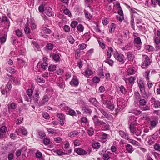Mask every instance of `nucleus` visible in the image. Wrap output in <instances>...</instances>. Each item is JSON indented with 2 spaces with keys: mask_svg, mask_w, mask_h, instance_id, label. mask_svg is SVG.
<instances>
[{
  "mask_svg": "<svg viewBox=\"0 0 160 160\" xmlns=\"http://www.w3.org/2000/svg\"><path fill=\"white\" fill-rule=\"evenodd\" d=\"M130 24L131 25L132 28L133 30H135L134 18H133V15H132L131 16V20L130 22Z\"/></svg>",
  "mask_w": 160,
  "mask_h": 160,
  "instance_id": "c03bdc74",
  "label": "nucleus"
},
{
  "mask_svg": "<svg viewBox=\"0 0 160 160\" xmlns=\"http://www.w3.org/2000/svg\"><path fill=\"white\" fill-rule=\"evenodd\" d=\"M116 28V25L114 23H112L110 26V29L109 30V32L112 33L113 32Z\"/></svg>",
  "mask_w": 160,
  "mask_h": 160,
  "instance_id": "e433bc0d",
  "label": "nucleus"
},
{
  "mask_svg": "<svg viewBox=\"0 0 160 160\" xmlns=\"http://www.w3.org/2000/svg\"><path fill=\"white\" fill-rule=\"evenodd\" d=\"M125 148L127 151L130 153H131L133 151L132 146L130 144H127V145L125 146Z\"/></svg>",
  "mask_w": 160,
  "mask_h": 160,
  "instance_id": "b1692460",
  "label": "nucleus"
},
{
  "mask_svg": "<svg viewBox=\"0 0 160 160\" xmlns=\"http://www.w3.org/2000/svg\"><path fill=\"white\" fill-rule=\"evenodd\" d=\"M45 12L46 15L49 17L53 16L52 10L50 7H48L45 9Z\"/></svg>",
  "mask_w": 160,
  "mask_h": 160,
  "instance_id": "f3484780",
  "label": "nucleus"
},
{
  "mask_svg": "<svg viewBox=\"0 0 160 160\" xmlns=\"http://www.w3.org/2000/svg\"><path fill=\"white\" fill-rule=\"evenodd\" d=\"M142 67L143 68H147L151 64L152 61L147 55H142Z\"/></svg>",
  "mask_w": 160,
  "mask_h": 160,
  "instance_id": "f257e3e1",
  "label": "nucleus"
},
{
  "mask_svg": "<svg viewBox=\"0 0 160 160\" xmlns=\"http://www.w3.org/2000/svg\"><path fill=\"white\" fill-rule=\"evenodd\" d=\"M84 12L86 18L88 20H89L92 19V16L88 12V11L85 10L84 11Z\"/></svg>",
  "mask_w": 160,
  "mask_h": 160,
  "instance_id": "a878e982",
  "label": "nucleus"
},
{
  "mask_svg": "<svg viewBox=\"0 0 160 160\" xmlns=\"http://www.w3.org/2000/svg\"><path fill=\"white\" fill-rule=\"evenodd\" d=\"M63 12L65 15L68 16L70 17H71L72 16V15L70 11L68 8H66L64 10Z\"/></svg>",
  "mask_w": 160,
  "mask_h": 160,
  "instance_id": "4c0bfd02",
  "label": "nucleus"
},
{
  "mask_svg": "<svg viewBox=\"0 0 160 160\" xmlns=\"http://www.w3.org/2000/svg\"><path fill=\"white\" fill-rule=\"evenodd\" d=\"M70 84L72 86H78L79 84V81L76 76H73L70 82Z\"/></svg>",
  "mask_w": 160,
  "mask_h": 160,
  "instance_id": "9d476101",
  "label": "nucleus"
},
{
  "mask_svg": "<svg viewBox=\"0 0 160 160\" xmlns=\"http://www.w3.org/2000/svg\"><path fill=\"white\" fill-rule=\"evenodd\" d=\"M77 28L79 32H82L83 31L84 28L82 25L80 24L77 26Z\"/></svg>",
  "mask_w": 160,
  "mask_h": 160,
  "instance_id": "de8ad7c7",
  "label": "nucleus"
},
{
  "mask_svg": "<svg viewBox=\"0 0 160 160\" xmlns=\"http://www.w3.org/2000/svg\"><path fill=\"white\" fill-rule=\"evenodd\" d=\"M118 91L119 93L125 94L126 92V90L123 86L121 85L119 87Z\"/></svg>",
  "mask_w": 160,
  "mask_h": 160,
  "instance_id": "393cba45",
  "label": "nucleus"
},
{
  "mask_svg": "<svg viewBox=\"0 0 160 160\" xmlns=\"http://www.w3.org/2000/svg\"><path fill=\"white\" fill-rule=\"evenodd\" d=\"M33 92V90L32 89H28L27 91V93L30 97H31L32 96Z\"/></svg>",
  "mask_w": 160,
  "mask_h": 160,
  "instance_id": "5fc2aeb1",
  "label": "nucleus"
},
{
  "mask_svg": "<svg viewBox=\"0 0 160 160\" xmlns=\"http://www.w3.org/2000/svg\"><path fill=\"white\" fill-rule=\"evenodd\" d=\"M127 72L128 75H131L135 74L136 70L134 67H130L127 70Z\"/></svg>",
  "mask_w": 160,
  "mask_h": 160,
  "instance_id": "aec40b11",
  "label": "nucleus"
},
{
  "mask_svg": "<svg viewBox=\"0 0 160 160\" xmlns=\"http://www.w3.org/2000/svg\"><path fill=\"white\" fill-rule=\"evenodd\" d=\"M48 67V64L46 62H43L41 64V67L44 70H46Z\"/></svg>",
  "mask_w": 160,
  "mask_h": 160,
  "instance_id": "79ce46f5",
  "label": "nucleus"
},
{
  "mask_svg": "<svg viewBox=\"0 0 160 160\" xmlns=\"http://www.w3.org/2000/svg\"><path fill=\"white\" fill-rule=\"evenodd\" d=\"M145 48L149 52L153 51L154 49V48L152 46L149 45L146 46Z\"/></svg>",
  "mask_w": 160,
  "mask_h": 160,
  "instance_id": "0e129e2a",
  "label": "nucleus"
},
{
  "mask_svg": "<svg viewBox=\"0 0 160 160\" xmlns=\"http://www.w3.org/2000/svg\"><path fill=\"white\" fill-rule=\"evenodd\" d=\"M154 38L155 43L157 45H158L160 43V38L155 37Z\"/></svg>",
  "mask_w": 160,
  "mask_h": 160,
  "instance_id": "338daca9",
  "label": "nucleus"
},
{
  "mask_svg": "<svg viewBox=\"0 0 160 160\" xmlns=\"http://www.w3.org/2000/svg\"><path fill=\"white\" fill-rule=\"evenodd\" d=\"M101 101L103 104L106 105V107L109 110L112 111L114 108V105L110 101L105 100L102 97Z\"/></svg>",
  "mask_w": 160,
  "mask_h": 160,
  "instance_id": "7ed1b4c3",
  "label": "nucleus"
},
{
  "mask_svg": "<svg viewBox=\"0 0 160 160\" xmlns=\"http://www.w3.org/2000/svg\"><path fill=\"white\" fill-rule=\"evenodd\" d=\"M152 3L154 5V7H155L158 2V4L160 6V0H151Z\"/></svg>",
  "mask_w": 160,
  "mask_h": 160,
  "instance_id": "a18cd8bd",
  "label": "nucleus"
},
{
  "mask_svg": "<svg viewBox=\"0 0 160 160\" xmlns=\"http://www.w3.org/2000/svg\"><path fill=\"white\" fill-rule=\"evenodd\" d=\"M38 135L40 138L42 139L45 137L46 134L44 132L40 131L38 132Z\"/></svg>",
  "mask_w": 160,
  "mask_h": 160,
  "instance_id": "c9c22d12",
  "label": "nucleus"
},
{
  "mask_svg": "<svg viewBox=\"0 0 160 160\" xmlns=\"http://www.w3.org/2000/svg\"><path fill=\"white\" fill-rule=\"evenodd\" d=\"M57 84L60 88L61 89H63L65 87V83L64 82H62L60 83H57Z\"/></svg>",
  "mask_w": 160,
  "mask_h": 160,
  "instance_id": "680f3d73",
  "label": "nucleus"
},
{
  "mask_svg": "<svg viewBox=\"0 0 160 160\" xmlns=\"http://www.w3.org/2000/svg\"><path fill=\"white\" fill-rule=\"evenodd\" d=\"M53 152L57 154L58 155L61 156L63 155H65V151L63 152L61 150H54Z\"/></svg>",
  "mask_w": 160,
  "mask_h": 160,
  "instance_id": "cd10ccee",
  "label": "nucleus"
},
{
  "mask_svg": "<svg viewBox=\"0 0 160 160\" xmlns=\"http://www.w3.org/2000/svg\"><path fill=\"white\" fill-rule=\"evenodd\" d=\"M24 30L25 33L26 34H29L30 33V30L28 27V23L25 24Z\"/></svg>",
  "mask_w": 160,
  "mask_h": 160,
  "instance_id": "f704fd0d",
  "label": "nucleus"
},
{
  "mask_svg": "<svg viewBox=\"0 0 160 160\" xmlns=\"http://www.w3.org/2000/svg\"><path fill=\"white\" fill-rule=\"evenodd\" d=\"M57 116L60 120V124L63 126L64 124V121L65 120V115L62 113H58L57 114Z\"/></svg>",
  "mask_w": 160,
  "mask_h": 160,
  "instance_id": "ddd939ff",
  "label": "nucleus"
},
{
  "mask_svg": "<svg viewBox=\"0 0 160 160\" xmlns=\"http://www.w3.org/2000/svg\"><path fill=\"white\" fill-rule=\"evenodd\" d=\"M1 19L2 23H4L6 25L5 26L4 29H5L7 28V30H8L10 26V22L7 18V17L5 16H2Z\"/></svg>",
  "mask_w": 160,
  "mask_h": 160,
  "instance_id": "6e6552de",
  "label": "nucleus"
},
{
  "mask_svg": "<svg viewBox=\"0 0 160 160\" xmlns=\"http://www.w3.org/2000/svg\"><path fill=\"white\" fill-rule=\"evenodd\" d=\"M18 131L21 132L22 134L26 136L27 134V131L24 127H22L19 129H18Z\"/></svg>",
  "mask_w": 160,
  "mask_h": 160,
  "instance_id": "c85d7f7f",
  "label": "nucleus"
},
{
  "mask_svg": "<svg viewBox=\"0 0 160 160\" xmlns=\"http://www.w3.org/2000/svg\"><path fill=\"white\" fill-rule=\"evenodd\" d=\"M98 110L107 119L110 121L113 120V118L112 115L106 112L104 109L102 108H99Z\"/></svg>",
  "mask_w": 160,
  "mask_h": 160,
  "instance_id": "39448f33",
  "label": "nucleus"
},
{
  "mask_svg": "<svg viewBox=\"0 0 160 160\" xmlns=\"http://www.w3.org/2000/svg\"><path fill=\"white\" fill-rule=\"evenodd\" d=\"M15 34L18 37H21L22 35V33L21 30L19 29L16 30L15 31Z\"/></svg>",
  "mask_w": 160,
  "mask_h": 160,
  "instance_id": "09e8293b",
  "label": "nucleus"
},
{
  "mask_svg": "<svg viewBox=\"0 0 160 160\" xmlns=\"http://www.w3.org/2000/svg\"><path fill=\"white\" fill-rule=\"evenodd\" d=\"M56 66L53 65H50L48 67V70L49 71L53 72L56 70Z\"/></svg>",
  "mask_w": 160,
  "mask_h": 160,
  "instance_id": "37998d69",
  "label": "nucleus"
},
{
  "mask_svg": "<svg viewBox=\"0 0 160 160\" xmlns=\"http://www.w3.org/2000/svg\"><path fill=\"white\" fill-rule=\"evenodd\" d=\"M36 80L37 82L39 83H44L45 82V80L43 78L38 76L37 77Z\"/></svg>",
  "mask_w": 160,
  "mask_h": 160,
  "instance_id": "58836bf2",
  "label": "nucleus"
},
{
  "mask_svg": "<svg viewBox=\"0 0 160 160\" xmlns=\"http://www.w3.org/2000/svg\"><path fill=\"white\" fill-rule=\"evenodd\" d=\"M78 23L77 21H73L72 22L70 26L72 28H75Z\"/></svg>",
  "mask_w": 160,
  "mask_h": 160,
  "instance_id": "4d7b16f0",
  "label": "nucleus"
},
{
  "mask_svg": "<svg viewBox=\"0 0 160 160\" xmlns=\"http://www.w3.org/2000/svg\"><path fill=\"white\" fill-rule=\"evenodd\" d=\"M50 143V140L48 138H46L43 140V143L45 145H48Z\"/></svg>",
  "mask_w": 160,
  "mask_h": 160,
  "instance_id": "49530a36",
  "label": "nucleus"
},
{
  "mask_svg": "<svg viewBox=\"0 0 160 160\" xmlns=\"http://www.w3.org/2000/svg\"><path fill=\"white\" fill-rule=\"evenodd\" d=\"M35 94L33 95V101L34 103L37 104L38 105L39 102L38 100L40 98L39 94L40 93V89L38 88L35 89Z\"/></svg>",
  "mask_w": 160,
  "mask_h": 160,
  "instance_id": "423d86ee",
  "label": "nucleus"
},
{
  "mask_svg": "<svg viewBox=\"0 0 160 160\" xmlns=\"http://www.w3.org/2000/svg\"><path fill=\"white\" fill-rule=\"evenodd\" d=\"M87 46V45L84 43L80 44L78 46L79 49L80 50H83L86 48Z\"/></svg>",
  "mask_w": 160,
  "mask_h": 160,
  "instance_id": "3c124183",
  "label": "nucleus"
},
{
  "mask_svg": "<svg viewBox=\"0 0 160 160\" xmlns=\"http://www.w3.org/2000/svg\"><path fill=\"white\" fill-rule=\"evenodd\" d=\"M68 114L72 116H76V113L75 111L72 109L69 110L68 111Z\"/></svg>",
  "mask_w": 160,
  "mask_h": 160,
  "instance_id": "6e6d98bb",
  "label": "nucleus"
},
{
  "mask_svg": "<svg viewBox=\"0 0 160 160\" xmlns=\"http://www.w3.org/2000/svg\"><path fill=\"white\" fill-rule=\"evenodd\" d=\"M100 146V143L98 142H95L93 143L92 147L94 149H98L99 148Z\"/></svg>",
  "mask_w": 160,
  "mask_h": 160,
  "instance_id": "7c9ffc66",
  "label": "nucleus"
},
{
  "mask_svg": "<svg viewBox=\"0 0 160 160\" xmlns=\"http://www.w3.org/2000/svg\"><path fill=\"white\" fill-rule=\"evenodd\" d=\"M147 103L146 100L143 99H140L139 100V105L142 106H144L146 105Z\"/></svg>",
  "mask_w": 160,
  "mask_h": 160,
  "instance_id": "a19ab883",
  "label": "nucleus"
},
{
  "mask_svg": "<svg viewBox=\"0 0 160 160\" xmlns=\"http://www.w3.org/2000/svg\"><path fill=\"white\" fill-rule=\"evenodd\" d=\"M137 82L140 91H142L144 90L145 87L144 81L141 79H140L139 81L138 80Z\"/></svg>",
  "mask_w": 160,
  "mask_h": 160,
  "instance_id": "a211bd4d",
  "label": "nucleus"
},
{
  "mask_svg": "<svg viewBox=\"0 0 160 160\" xmlns=\"http://www.w3.org/2000/svg\"><path fill=\"white\" fill-rule=\"evenodd\" d=\"M134 42L135 44L138 45L142 44L141 39L139 37L135 38L134 39Z\"/></svg>",
  "mask_w": 160,
  "mask_h": 160,
  "instance_id": "c756f323",
  "label": "nucleus"
},
{
  "mask_svg": "<svg viewBox=\"0 0 160 160\" xmlns=\"http://www.w3.org/2000/svg\"><path fill=\"white\" fill-rule=\"evenodd\" d=\"M16 104L14 102H12L10 104L8 105V108L12 109H14L16 107Z\"/></svg>",
  "mask_w": 160,
  "mask_h": 160,
  "instance_id": "13d9d810",
  "label": "nucleus"
},
{
  "mask_svg": "<svg viewBox=\"0 0 160 160\" xmlns=\"http://www.w3.org/2000/svg\"><path fill=\"white\" fill-rule=\"evenodd\" d=\"M151 102L153 104L155 108H160V102L158 100H156L154 97H152L151 99Z\"/></svg>",
  "mask_w": 160,
  "mask_h": 160,
  "instance_id": "9b49d317",
  "label": "nucleus"
},
{
  "mask_svg": "<svg viewBox=\"0 0 160 160\" xmlns=\"http://www.w3.org/2000/svg\"><path fill=\"white\" fill-rule=\"evenodd\" d=\"M7 131V127L4 126H2L0 128V138H3Z\"/></svg>",
  "mask_w": 160,
  "mask_h": 160,
  "instance_id": "4468645a",
  "label": "nucleus"
},
{
  "mask_svg": "<svg viewBox=\"0 0 160 160\" xmlns=\"http://www.w3.org/2000/svg\"><path fill=\"white\" fill-rule=\"evenodd\" d=\"M74 151L78 155H84L87 154L88 152L81 148H77L74 149Z\"/></svg>",
  "mask_w": 160,
  "mask_h": 160,
  "instance_id": "1a4fd4ad",
  "label": "nucleus"
},
{
  "mask_svg": "<svg viewBox=\"0 0 160 160\" xmlns=\"http://www.w3.org/2000/svg\"><path fill=\"white\" fill-rule=\"evenodd\" d=\"M127 57L129 61H132L135 58L134 55L130 52H128L127 54Z\"/></svg>",
  "mask_w": 160,
  "mask_h": 160,
  "instance_id": "4be33fe9",
  "label": "nucleus"
},
{
  "mask_svg": "<svg viewBox=\"0 0 160 160\" xmlns=\"http://www.w3.org/2000/svg\"><path fill=\"white\" fill-rule=\"evenodd\" d=\"M128 140H129V142L132 144L134 145H138L139 144V143L137 141L134 140L133 139H129Z\"/></svg>",
  "mask_w": 160,
  "mask_h": 160,
  "instance_id": "e2e57ef3",
  "label": "nucleus"
},
{
  "mask_svg": "<svg viewBox=\"0 0 160 160\" xmlns=\"http://www.w3.org/2000/svg\"><path fill=\"white\" fill-rule=\"evenodd\" d=\"M93 82L94 83L97 84L100 81V78L97 77H94L92 78Z\"/></svg>",
  "mask_w": 160,
  "mask_h": 160,
  "instance_id": "8fccbe9b",
  "label": "nucleus"
},
{
  "mask_svg": "<svg viewBox=\"0 0 160 160\" xmlns=\"http://www.w3.org/2000/svg\"><path fill=\"white\" fill-rule=\"evenodd\" d=\"M92 74L93 72L91 70L87 69L85 70L83 74L86 77L89 78Z\"/></svg>",
  "mask_w": 160,
  "mask_h": 160,
  "instance_id": "412c9836",
  "label": "nucleus"
},
{
  "mask_svg": "<svg viewBox=\"0 0 160 160\" xmlns=\"http://www.w3.org/2000/svg\"><path fill=\"white\" fill-rule=\"evenodd\" d=\"M42 153L41 152H39L38 151H37L36 153V156L37 158H42Z\"/></svg>",
  "mask_w": 160,
  "mask_h": 160,
  "instance_id": "bf43d9fd",
  "label": "nucleus"
},
{
  "mask_svg": "<svg viewBox=\"0 0 160 160\" xmlns=\"http://www.w3.org/2000/svg\"><path fill=\"white\" fill-rule=\"evenodd\" d=\"M114 57L118 61L123 63L125 62V57L124 55L118 52H115L113 54Z\"/></svg>",
  "mask_w": 160,
  "mask_h": 160,
  "instance_id": "20e7f679",
  "label": "nucleus"
},
{
  "mask_svg": "<svg viewBox=\"0 0 160 160\" xmlns=\"http://www.w3.org/2000/svg\"><path fill=\"white\" fill-rule=\"evenodd\" d=\"M11 85L10 82H8L6 86V91L8 93L11 88Z\"/></svg>",
  "mask_w": 160,
  "mask_h": 160,
  "instance_id": "603ef678",
  "label": "nucleus"
},
{
  "mask_svg": "<svg viewBox=\"0 0 160 160\" xmlns=\"http://www.w3.org/2000/svg\"><path fill=\"white\" fill-rule=\"evenodd\" d=\"M81 51L79 49H77L75 52V57L77 59L80 56Z\"/></svg>",
  "mask_w": 160,
  "mask_h": 160,
  "instance_id": "052dcab7",
  "label": "nucleus"
},
{
  "mask_svg": "<svg viewBox=\"0 0 160 160\" xmlns=\"http://www.w3.org/2000/svg\"><path fill=\"white\" fill-rule=\"evenodd\" d=\"M83 110L85 113L88 114L89 115H90L92 112L91 110L88 108L84 107L83 108Z\"/></svg>",
  "mask_w": 160,
  "mask_h": 160,
  "instance_id": "72a5a7b5",
  "label": "nucleus"
},
{
  "mask_svg": "<svg viewBox=\"0 0 160 160\" xmlns=\"http://www.w3.org/2000/svg\"><path fill=\"white\" fill-rule=\"evenodd\" d=\"M8 31V30H5L4 31V33L2 35V36L0 38V41L1 43H4L6 40L7 38V32Z\"/></svg>",
  "mask_w": 160,
  "mask_h": 160,
  "instance_id": "2eb2a0df",
  "label": "nucleus"
},
{
  "mask_svg": "<svg viewBox=\"0 0 160 160\" xmlns=\"http://www.w3.org/2000/svg\"><path fill=\"white\" fill-rule=\"evenodd\" d=\"M135 98L136 100H139L140 98V95L138 92H135L134 93Z\"/></svg>",
  "mask_w": 160,
  "mask_h": 160,
  "instance_id": "69168bd1",
  "label": "nucleus"
},
{
  "mask_svg": "<svg viewBox=\"0 0 160 160\" xmlns=\"http://www.w3.org/2000/svg\"><path fill=\"white\" fill-rule=\"evenodd\" d=\"M92 119L95 125L97 126L99 121V120L98 119V116L96 115L94 116L92 118Z\"/></svg>",
  "mask_w": 160,
  "mask_h": 160,
  "instance_id": "2f4dec72",
  "label": "nucleus"
},
{
  "mask_svg": "<svg viewBox=\"0 0 160 160\" xmlns=\"http://www.w3.org/2000/svg\"><path fill=\"white\" fill-rule=\"evenodd\" d=\"M129 119L130 120L129 121V122L130 123L129 127V129L131 133L132 134H134L136 131L134 126L135 122L136 121V118L134 116H132L129 117Z\"/></svg>",
  "mask_w": 160,
  "mask_h": 160,
  "instance_id": "f03ea898",
  "label": "nucleus"
},
{
  "mask_svg": "<svg viewBox=\"0 0 160 160\" xmlns=\"http://www.w3.org/2000/svg\"><path fill=\"white\" fill-rule=\"evenodd\" d=\"M89 101L94 106L97 107L98 109L100 107L99 105L100 104L98 101L96 100L95 98H90L89 99Z\"/></svg>",
  "mask_w": 160,
  "mask_h": 160,
  "instance_id": "f8f14e48",
  "label": "nucleus"
},
{
  "mask_svg": "<svg viewBox=\"0 0 160 160\" xmlns=\"http://www.w3.org/2000/svg\"><path fill=\"white\" fill-rule=\"evenodd\" d=\"M32 43L33 45L35 47V48L37 49L38 51L40 50V46L37 43L35 42L34 41L32 42Z\"/></svg>",
  "mask_w": 160,
  "mask_h": 160,
  "instance_id": "864d4df0",
  "label": "nucleus"
},
{
  "mask_svg": "<svg viewBox=\"0 0 160 160\" xmlns=\"http://www.w3.org/2000/svg\"><path fill=\"white\" fill-rule=\"evenodd\" d=\"M7 70L11 73H14L16 72L15 69L12 67H8L7 68Z\"/></svg>",
  "mask_w": 160,
  "mask_h": 160,
  "instance_id": "ea45409f",
  "label": "nucleus"
},
{
  "mask_svg": "<svg viewBox=\"0 0 160 160\" xmlns=\"http://www.w3.org/2000/svg\"><path fill=\"white\" fill-rule=\"evenodd\" d=\"M119 135L123 138L127 139V140L130 139L128 134L123 131L120 130L119 132Z\"/></svg>",
  "mask_w": 160,
  "mask_h": 160,
  "instance_id": "6ab92c4d",
  "label": "nucleus"
},
{
  "mask_svg": "<svg viewBox=\"0 0 160 160\" xmlns=\"http://www.w3.org/2000/svg\"><path fill=\"white\" fill-rule=\"evenodd\" d=\"M79 134V133L76 131H71L68 134V136L70 137H74Z\"/></svg>",
  "mask_w": 160,
  "mask_h": 160,
  "instance_id": "bb28decb",
  "label": "nucleus"
},
{
  "mask_svg": "<svg viewBox=\"0 0 160 160\" xmlns=\"http://www.w3.org/2000/svg\"><path fill=\"white\" fill-rule=\"evenodd\" d=\"M154 149L155 150L160 152V145L159 144L156 143L154 145Z\"/></svg>",
  "mask_w": 160,
  "mask_h": 160,
  "instance_id": "774afa93",
  "label": "nucleus"
},
{
  "mask_svg": "<svg viewBox=\"0 0 160 160\" xmlns=\"http://www.w3.org/2000/svg\"><path fill=\"white\" fill-rule=\"evenodd\" d=\"M50 57L55 62H59L60 61V58L59 53L53 54L50 56Z\"/></svg>",
  "mask_w": 160,
  "mask_h": 160,
  "instance_id": "dca6fc26",
  "label": "nucleus"
},
{
  "mask_svg": "<svg viewBox=\"0 0 160 160\" xmlns=\"http://www.w3.org/2000/svg\"><path fill=\"white\" fill-rule=\"evenodd\" d=\"M150 122L151 125L150 128H151V127L153 128L156 126L158 123V122L156 120H152L150 121ZM150 129H151V128H150Z\"/></svg>",
  "mask_w": 160,
  "mask_h": 160,
  "instance_id": "473e14b6",
  "label": "nucleus"
},
{
  "mask_svg": "<svg viewBox=\"0 0 160 160\" xmlns=\"http://www.w3.org/2000/svg\"><path fill=\"white\" fill-rule=\"evenodd\" d=\"M40 29L44 33L50 34L51 33V32L50 29L44 27L43 26H42L41 27Z\"/></svg>",
  "mask_w": 160,
  "mask_h": 160,
  "instance_id": "5701e85b",
  "label": "nucleus"
},
{
  "mask_svg": "<svg viewBox=\"0 0 160 160\" xmlns=\"http://www.w3.org/2000/svg\"><path fill=\"white\" fill-rule=\"evenodd\" d=\"M49 98L47 95H45L43 96L41 100L39 101L38 103L39 107H40L45 105L46 102L48 101Z\"/></svg>",
  "mask_w": 160,
  "mask_h": 160,
  "instance_id": "0eeeda50",
  "label": "nucleus"
}]
</instances>
